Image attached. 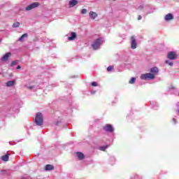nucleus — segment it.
Returning a JSON list of instances; mask_svg holds the SVG:
<instances>
[{
    "label": "nucleus",
    "mask_w": 179,
    "mask_h": 179,
    "mask_svg": "<svg viewBox=\"0 0 179 179\" xmlns=\"http://www.w3.org/2000/svg\"><path fill=\"white\" fill-rule=\"evenodd\" d=\"M91 85H92V86H93V87H96V86H97V83H96V82H92V83H91Z\"/></svg>",
    "instance_id": "nucleus-25"
},
{
    "label": "nucleus",
    "mask_w": 179,
    "mask_h": 179,
    "mask_svg": "<svg viewBox=\"0 0 179 179\" xmlns=\"http://www.w3.org/2000/svg\"><path fill=\"white\" fill-rule=\"evenodd\" d=\"M22 67H20V66H17V69H20Z\"/></svg>",
    "instance_id": "nucleus-29"
},
{
    "label": "nucleus",
    "mask_w": 179,
    "mask_h": 179,
    "mask_svg": "<svg viewBox=\"0 0 179 179\" xmlns=\"http://www.w3.org/2000/svg\"><path fill=\"white\" fill-rule=\"evenodd\" d=\"M69 5L71 7L76 6V5H78V1L76 0H71L69 2Z\"/></svg>",
    "instance_id": "nucleus-13"
},
{
    "label": "nucleus",
    "mask_w": 179,
    "mask_h": 179,
    "mask_svg": "<svg viewBox=\"0 0 179 179\" xmlns=\"http://www.w3.org/2000/svg\"><path fill=\"white\" fill-rule=\"evenodd\" d=\"M113 1H117V0H113Z\"/></svg>",
    "instance_id": "nucleus-31"
},
{
    "label": "nucleus",
    "mask_w": 179,
    "mask_h": 179,
    "mask_svg": "<svg viewBox=\"0 0 179 179\" xmlns=\"http://www.w3.org/2000/svg\"><path fill=\"white\" fill-rule=\"evenodd\" d=\"M45 171H51L54 170V166H52L51 164H47L45 166Z\"/></svg>",
    "instance_id": "nucleus-9"
},
{
    "label": "nucleus",
    "mask_w": 179,
    "mask_h": 179,
    "mask_svg": "<svg viewBox=\"0 0 179 179\" xmlns=\"http://www.w3.org/2000/svg\"><path fill=\"white\" fill-rule=\"evenodd\" d=\"M174 19V17L173 16V14L171 13H169L165 16V20H166L167 22L169 20H173Z\"/></svg>",
    "instance_id": "nucleus-10"
},
{
    "label": "nucleus",
    "mask_w": 179,
    "mask_h": 179,
    "mask_svg": "<svg viewBox=\"0 0 179 179\" xmlns=\"http://www.w3.org/2000/svg\"><path fill=\"white\" fill-rule=\"evenodd\" d=\"M89 15H90V17H91V19H93V20H94L95 17H97V13H96L95 12H93V11H90Z\"/></svg>",
    "instance_id": "nucleus-14"
},
{
    "label": "nucleus",
    "mask_w": 179,
    "mask_h": 179,
    "mask_svg": "<svg viewBox=\"0 0 179 179\" xmlns=\"http://www.w3.org/2000/svg\"><path fill=\"white\" fill-rule=\"evenodd\" d=\"M20 26V23L19 22H17L13 24V27H19Z\"/></svg>",
    "instance_id": "nucleus-21"
},
{
    "label": "nucleus",
    "mask_w": 179,
    "mask_h": 179,
    "mask_svg": "<svg viewBox=\"0 0 179 179\" xmlns=\"http://www.w3.org/2000/svg\"><path fill=\"white\" fill-rule=\"evenodd\" d=\"M135 82H136V78H131V80L129 81V83L130 85H134V83H135Z\"/></svg>",
    "instance_id": "nucleus-19"
},
{
    "label": "nucleus",
    "mask_w": 179,
    "mask_h": 179,
    "mask_svg": "<svg viewBox=\"0 0 179 179\" xmlns=\"http://www.w3.org/2000/svg\"><path fill=\"white\" fill-rule=\"evenodd\" d=\"M35 122L36 125H38L39 127H41V125H43V114L41 113H38L36 114Z\"/></svg>",
    "instance_id": "nucleus-2"
},
{
    "label": "nucleus",
    "mask_w": 179,
    "mask_h": 179,
    "mask_svg": "<svg viewBox=\"0 0 179 179\" xmlns=\"http://www.w3.org/2000/svg\"><path fill=\"white\" fill-rule=\"evenodd\" d=\"M29 90H32V89L34 87V86H28L27 87Z\"/></svg>",
    "instance_id": "nucleus-26"
},
{
    "label": "nucleus",
    "mask_w": 179,
    "mask_h": 179,
    "mask_svg": "<svg viewBox=\"0 0 179 179\" xmlns=\"http://www.w3.org/2000/svg\"><path fill=\"white\" fill-rule=\"evenodd\" d=\"M38 6H40V3L38 2H34L31 4L29 5L25 8V10H31V9H34L36 8H38Z\"/></svg>",
    "instance_id": "nucleus-3"
},
{
    "label": "nucleus",
    "mask_w": 179,
    "mask_h": 179,
    "mask_svg": "<svg viewBox=\"0 0 179 179\" xmlns=\"http://www.w3.org/2000/svg\"><path fill=\"white\" fill-rule=\"evenodd\" d=\"M113 69H114V66H109L107 68L108 72H111V71H113Z\"/></svg>",
    "instance_id": "nucleus-20"
},
{
    "label": "nucleus",
    "mask_w": 179,
    "mask_h": 179,
    "mask_svg": "<svg viewBox=\"0 0 179 179\" xmlns=\"http://www.w3.org/2000/svg\"><path fill=\"white\" fill-rule=\"evenodd\" d=\"M10 55H12V54H10V52L6 53V54L1 58V61H8V59H9V57H10Z\"/></svg>",
    "instance_id": "nucleus-12"
},
{
    "label": "nucleus",
    "mask_w": 179,
    "mask_h": 179,
    "mask_svg": "<svg viewBox=\"0 0 179 179\" xmlns=\"http://www.w3.org/2000/svg\"><path fill=\"white\" fill-rule=\"evenodd\" d=\"M87 10H86V8H83V10H81V13L83 15H85V13H87Z\"/></svg>",
    "instance_id": "nucleus-22"
},
{
    "label": "nucleus",
    "mask_w": 179,
    "mask_h": 179,
    "mask_svg": "<svg viewBox=\"0 0 179 179\" xmlns=\"http://www.w3.org/2000/svg\"><path fill=\"white\" fill-rule=\"evenodd\" d=\"M16 64H17V62H16V61H13V62H11V66H15V65H16Z\"/></svg>",
    "instance_id": "nucleus-24"
},
{
    "label": "nucleus",
    "mask_w": 179,
    "mask_h": 179,
    "mask_svg": "<svg viewBox=\"0 0 179 179\" xmlns=\"http://www.w3.org/2000/svg\"><path fill=\"white\" fill-rule=\"evenodd\" d=\"M27 34H24L21 36V37L19 38L18 41H23V38H25V37H28Z\"/></svg>",
    "instance_id": "nucleus-17"
},
{
    "label": "nucleus",
    "mask_w": 179,
    "mask_h": 179,
    "mask_svg": "<svg viewBox=\"0 0 179 179\" xmlns=\"http://www.w3.org/2000/svg\"><path fill=\"white\" fill-rule=\"evenodd\" d=\"M101 45V40L100 38H97L92 45V47L93 50H97Z\"/></svg>",
    "instance_id": "nucleus-4"
},
{
    "label": "nucleus",
    "mask_w": 179,
    "mask_h": 179,
    "mask_svg": "<svg viewBox=\"0 0 179 179\" xmlns=\"http://www.w3.org/2000/svg\"><path fill=\"white\" fill-rule=\"evenodd\" d=\"M103 130L106 131V132H113L114 129L113 128V126L111 124H106L103 127Z\"/></svg>",
    "instance_id": "nucleus-7"
},
{
    "label": "nucleus",
    "mask_w": 179,
    "mask_h": 179,
    "mask_svg": "<svg viewBox=\"0 0 179 179\" xmlns=\"http://www.w3.org/2000/svg\"><path fill=\"white\" fill-rule=\"evenodd\" d=\"M138 47V44L136 43V39L135 38V36L131 37V48L132 50H135Z\"/></svg>",
    "instance_id": "nucleus-6"
},
{
    "label": "nucleus",
    "mask_w": 179,
    "mask_h": 179,
    "mask_svg": "<svg viewBox=\"0 0 179 179\" xmlns=\"http://www.w3.org/2000/svg\"><path fill=\"white\" fill-rule=\"evenodd\" d=\"M15 85V80H10L6 83L7 87H10Z\"/></svg>",
    "instance_id": "nucleus-15"
},
{
    "label": "nucleus",
    "mask_w": 179,
    "mask_h": 179,
    "mask_svg": "<svg viewBox=\"0 0 179 179\" xmlns=\"http://www.w3.org/2000/svg\"><path fill=\"white\" fill-rule=\"evenodd\" d=\"M107 148H108V145H103L99 148V150H101L102 152H106Z\"/></svg>",
    "instance_id": "nucleus-18"
},
{
    "label": "nucleus",
    "mask_w": 179,
    "mask_h": 179,
    "mask_svg": "<svg viewBox=\"0 0 179 179\" xmlns=\"http://www.w3.org/2000/svg\"><path fill=\"white\" fill-rule=\"evenodd\" d=\"M138 20H142V16L141 15H138Z\"/></svg>",
    "instance_id": "nucleus-28"
},
{
    "label": "nucleus",
    "mask_w": 179,
    "mask_h": 179,
    "mask_svg": "<svg viewBox=\"0 0 179 179\" xmlns=\"http://www.w3.org/2000/svg\"><path fill=\"white\" fill-rule=\"evenodd\" d=\"M1 160H3V162H8L9 160V155H3L1 157Z\"/></svg>",
    "instance_id": "nucleus-16"
},
{
    "label": "nucleus",
    "mask_w": 179,
    "mask_h": 179,
    "mask_svg": "<svg viewBox=\"0 0 179 179\" xmlns=\"http://www.w3.org/2000/svg\"><path fill=\"white\" fill-rule=\"evenodd\" d=\"M150 73H145V74H142L141 76V79L143 80H148L150 79H154L155 78V75L159 72V69L157 67H153L150 69Z\"/></svg>",
    "instance_id": "nucleus-1"
},
{
    "label": "nucleus",
    "mask_w": 179,
    "mask_h": 179,
    "mask_svg": "<svg viewBox=\"0 0 179 179\" xmlns=\"http://www.w3.org/2000/svg\"><path fill=\"white\" fill-rule=\"evenodd\" d=\"M165 62L166 64H169L170 66H173V62H169V60H166Z\"/></svg>",
    "instance_id": "nucleus-23"
},
{
    "label": "nucleus",
    "mask_w": 179,
    "mask_h": 179,
    "mask_svg": "<svg viewBox=\"0 0 179 179\" xmlns=\"http://www.w3.org/2000/svg\"><path fill=\"white\" fill-rule=\"evenodd\" d=\"M77 37H78V35H76V33L71 32V36H69L68 38V41H73V40H76Z\"/></svg>",
    "instance_id": "nucleus-8"
},
{
    "label": "nucleus",
    "mask_w": 179,
    "mask_h": 179,
    "mask_svg": "<svg viewBox=\"0 0 179 179\" xmlns=\"http://www.w3.org/2000/svg\"><path fill=\"white\" fill-rule=\"evenodd\" d=\"M172 121L173 124H177V120L176 118H173Z\"/></svg>",
    "instance_id": "nucleus-27"
},
{
    "label": "nucleus",
    "mask_w": 179,
    "mask_h": 179,
    "mask_svg": "<svg viewBox=\"0 0 179 179\" xmlns=\"http://www.w3.org/2000/svg\"><path fill=\"white\" fill-rule=\"evenodd\" d=\"M77 157L78 158V160H83L85 159V155L80 152H76Z\"/></svg>",
    "instance_id": "nucleus-11"
},
{
    "label": "nucleus",
    "mask_w": 179,
    "mask_h": 179,
    "mask_svg": "<svg viewBox=\"0 0 179 179\" xmlns=\"http://www.w3.org/2000/svg\"><path fill=\"white\" fill-rule=\"evenodd\" d=\"M178 55H176V52H169L167 55L168 59H171V61L174 59H177Z\"/></svg>",
    "instance_id": "nucleus-5"
},
{
    "label": "nucleus",
    "mask_w": 179,
    "mask_h": 179,
    "mask_svg": "<svg viewBox=\"0 0 179 179\" xmlns=\"http://www.w3.org/2000/svg\"><path fill=\"white\" fill-rule=\"evenodd\" d=\"M2 42V40L1 39H0V43H1Z\"/></svg>",
    "instance_id": "nucleus-30"
}]
</instances>
